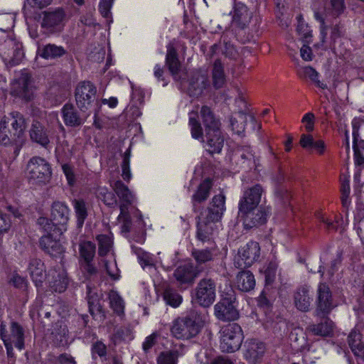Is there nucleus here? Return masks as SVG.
Segmentation results:
<instances>
[{"mask_svg": "<svg viewBox=\"0 0 364 364\" xmlns=\"http://www.w3.org/2000/svg\"><path fill=\"white\" fill-rule=\"evenodd\" d=\"M26 127V119L21 113L12 112L4 116L0 122V143L4 146L14 145V153L18 154Z\"/></svg>", "mask_w": 364, "mask_h": 364, "instance_id": "nucleus-1", "label": "nucleus"}, {"mask_svg": "<svg viewBox=\"0 0 364 364\" xmlns=\"http://www.w3.org/2000/svg\"><path fill=\"white\" fill-rule=\"evenodd\" d=\"M225 197L223 194L215 196L208 207L197 216V237L201 241L209 239L215 229V223L225 210Z\"/></svg>", "mask_w": 364, "mask_h": 364, "instance_id": "nucleus-2", "label": "nucleus"}, {"mask_svg": "<svg viewBox=\"0 0 364 364\" xmlns=\"http://www.w3.org/2000/svg\"><path fill=\"white\" fill-rule=\"evenodd\" d=\"M215 315L221 321H230L239 318L235 291L230 289L225 293L220 301L214 306Z\"/></svg>", "mask_w": 364, "mask_h": 364, "instance_id": "nucleus-3", "label": "nucleus"}, {"mask_svg": "<svg viewBox=\"0 0 364 364\" xmlns=\"http://www.w3.org/2000/svg\"><path fill=\"white\" fill-rule=\"evenodd\" d=\"M28 178L34 184H46L51 178V168L48 161L41 157L31 158L27 165Z\"/></svg>", "mask_w": 364, "mask_h": 364, "instance_id": "nucleus-4", "label": "nucleus"}, {"mask_svg": "<svg viewBox=\"0 0 364 364\" xmlns=\"http://www.w3.org/2000/svg\"><path fill=\"white\" fill-rule=\"evenodd\" d=\"M216 281L211 277L206 276L201 279L196 288V300L203 307H208L216 298Z\"/></svg>", "mask_w": 364, "mask_h": 364, "instance_id": "nucleus-5", "label": "nucleus"}, {"mask_svg": "<svg viewBox=\"0 0 364 364\" xmlns=\"http://www.w3.org/2000/svg\"><path fill=\"white\" fill-rule=\"evenodd\" d=\"M259 255V243L250 241L238 250L237 255L235 257V267L240 269L249 267L257 261Z\"/></svg>", "mask_w": 364, "mask_h": 364, "instance_id": "nucleus-6", "label": "nucleus"}, {"mask_svg": "<svg viewBox=\"0 0 364 364\" xmlns=\"http://www.w3.org/2000/svg\"><path fill=\"white\" fill-rule=\"evenodd\" d=\"M97 93L96 87L90 81L80 82L75 89V100L78 108L82 112L88 110L95 100Z\"/></svg>", "mask_w": 364, "mask_h": 364, "instance_id": "nucleus-7", "label": "nucleus"}, {"mask_svg": "<svg viewBox=\"0 0 364 364\" xmlns=\"http://www.w3.org/2000/svg\"><path fill=\"white\" fill-rule=\"evenodd\" d=\"M0 55L11 65L18 64L24 57L22 44L14 38H7L0 45Z\"/></svg>", "mask_w": 364, "mask_h": 364, "instance_id": "nucleus-8", "label": "nucleus"}, {"mask_svg": "<svg viewBox=\"0 0 364 364\" xmlns=\"http://www.w3.org/2000/svg\"><path fill=\"white\" fill-rule=\"evenodd\" d=\"M11 94L26 101L31 99L33 90L28 73L22 71L16 76L11 83Z\"/></svg>", "mask_w": 364, "mask_h": 364, "instance_id": "nucleus-9", "label": "nucleus"}, {"mask_svg": "<svg viewBox=\"0 0 364 364\" xmlns=\"http://www.w3.org/2000/svg\"><path fill=\"white\" fill-rule=\"evenodd\" d=\"M171 331L176 339L188 340L199 333V326L195 324L191 318H178L174 321Z\"/></svg>", "mask_w": 364, "mask_h": 364, "instance_id": "nucleus-10", "label": "nucleus"}, {"mask_svg": "<svg viewBox=\"0 0 364 364\" xmlns=\"http://www.w3.org/2000/svg\"><path fill=\"white\" fill-rule=\"evenodd\" d=\"M316 304L314 315L317 317L328 316L334 307L331 292L326 284L321 283L318 287Z\"/></svg>", "mask_w": 364, "mask_h": 364, "instance_id": "nucleus-11", "label": "nucleus"}, {"mask_svg": "<svg viewBox=\"0 0 364 364\" xmlns=\"http://www.w3.org/2000/svg\"><path fill=\"white\" fill-rule=\"evenodd\" d=\"M65 21V13L62 9L46 11L43 13L41 27L46 32L60 31Z\"/></svg>", "mask_w": 364, "mask_h": 364, "instance_id": "nucleus-12", "label": "nucleus"}, {"mask_svg": "<svg viewBox=\"0 0 364 364\" xmlns=\"http://www.w3.org/2000/svg\"><path fill=\"white\" fill-rule=\"evenodd\" d=\"M202 271L198 267H194L191 264H185L178 266L173 272V277L176 279L178 287L186 289L192 285L196 278Z\"/></svg>", "mask_w": 364, "mask_h": 364, "instance_id": "nucleus-13", "label": "nucleus"}, {"mask_svg": "<svg viewBox=\"0 0 364 364\" xmlns=\"http://www.w3.org/2000/svg\"><path fill=\"white\" fill-rule=\"evenodd\" d=\"M70 209L65 203L55 201L51 206V218L58 235H61L67 230V224L69 220Z\"/></svg>", "mask_w": 364, "mask_h": 364, "instance_id": "nucleus-14", "label": "nucleus"}, {"mask_svg": "<svg viewBox=\"0 0 364 364\" xmlns=\"http://www.w3.org/2000/svg\"><path fill=\"white\" fill-rule=\"evenodd\" d=\"M187 92L191 97H198L209 87L208 75L201 71H194L188 79Z\"/></svg>", "mask_w": 364, "mask_h": 364, "instance_id": "nucleus-15", "label": "nucleus"}, {"mask_svg": "<svg viewBox=\"0 0 364 364\" xmlns=\"http://www.w3.org/2000/svg\"><path fill=\"white\" fill-rule=\"evenodd\" d=\"M264 190L260 184L247 189L239 203V211H247L258 207Z\"/></svg>", "mask_w": 364, "mask_h": 364, "instance_id": "nucleus-16", "label": "nucleus"}, {"mask_svg": "<svg viewBox=\"0 0 364 364\" xmlns=\"http://www.w3.org/2000/svg\"><path fill=\"white\" fill-rule=\"evenodd\" d=\"M244 218V225L250 229L264 224L269 215V211L264 207L258 206L247 211H240Z\"/></svg>", "mask_w": 364, "mask_h": 364, "instance_id": "nucleus-17", "label": "nucleus"}, {"mask_svg": "<svg viewBox=\"0 0 364 364\" xmlns=\"http://www.w3.org/2000/svg\"><path fill=\"white\" fill-rule=\"evenodd\" d=\"M39 246L46 254L52 257L60 258L65 252L64 246L53 234L43 235L40 238Z\"/></svg>", "mask_w": 364, "mask_h": 364, "instance_id": "nucleus-18", "label": "nucleus"}, {"mask_svg": "<svg viewBox=\"0 0 364 364\" xmlns=\"http://www.w3.org/2000/svg\"><path fill=\"white\" fill-rule=\"evenodd\" d=\"M0 336L3 341H24L27 338L23 326L14 321L10 323L9 331H7L4 322L1 323Z\"/></svg>", "mask_w": 364, "mask_h": 364, "instance_id": "nucleus-19", "label": "nucleus"}, {"mask_svg": "<svg viewBox=\"0 0 364 364\" xmlns=\"http://www.w3.org/2000/svg\"><path fill=\"white\" fill-rule=\"evenodd\" d=\"M29 136L32 141L43 148H48L50 143L48 128L43 123L37 119H33L32 122Z\"/></svg>", "mask_w": 364, "mask_h": 364, "instance_id": "nucleus-20", "label": "nucleus"}, {"mask_svg": "<svg viewBox=\"0 0 364 364\" xmlns=\"http://www.w3.org/2000/svg\"><path fill=\"white\" fill-rule=\"evenodd\" d=\"M252 18V13L242 3H235L232 18V24L240 29L246 28Z\"/></svg>", "mask_w": 364, "mask_h": 364, "instance_id": "nucleus-21", "label": "nucleus"}, {"mask_svg": "<svg viewBox=\"0 0 364 364\" xmlns=\"http://www.w3.org/2000/svg\"><path fill=\"white\" fill-rule=\"evenodd\" d=\"M28 271L35 285L37 287L41 286L46 278L43 262L38 258H31L28 262Z\"/></svg>", "mask_w": 364, "mask_h": 364, "instance_id": "nucleus-22", "label": "nucleus"}, {"mask_svg": "<svg viewBox=\"0 0 364 364\" xmlns=\"http://www.w3.org/2000/svg\"><path fill=\"white\" fill-rule=\"evenodd\" d=\"M212 186L213 183L210 178L205 179L199 184L191 198L193 212L197 213L200 209L199 204L208 199Z\"/></svg>", "mask_w": 364, "mask_h": 364, "instance_id": "nucleus-23", "label": "nucleus"}, {"mask_svg": "<svg viewBox=\"0 0 364 364\" xmlns=\"http://www.w3.org/2000/svg\"><path fill=\"white\" fill-rule=\"evenodd\" d=\"M63 119L65 125L78 127L83 124L84 119L71 104H65L62 108Z\"/></svg>", "mask_w": 364, "mask_h": 364, "instance_id": "nucleus-24", "label": "nucleus"}, {"mask_svg": "<svg viewBox=\"0 0 364 364\" xmlns=\"http://www.w3.org/2000/svg\"><path fill=\"white\" fill-rule=\"evenodd\" d=\"M200 113L205 127V133L220 130V120L215 117L209 107L206 105L203 106Z\"/></svg>", "mask_w": 364, "mask_h": 364, "instance_id": "nucleus-25", "label": "nucleus"}, {"mask_svg": "<svg viewBox=\"0 0 364 364\" xmlns=\"http://www.w3.org/2000/svg\"><path fill=\"white\" fill-rule=\"evenodd\" d=\"M66 50L61 46L54 43H48L38 47V54L46 60H55L63 56Z\"/></svg>", "mask_w": 364, "mask_h": 364, "instance_id": "nucleus-26", "label": "nucleus"}, {"mask_svg": "<svg viewBox=\"0 0 364 364\" xmlns=\"http://www.w3.org/2000/svg\"><path fill=\"white\" fill-rule=\"evenodd\" d=\"M166 64L173 78L178 80L181 65L178 58L177 51L172 46H168L167 48Z\"/></svg>", "mask_w": 364, "mask_h": 364, "instance_id": "nucleus-27", "label": "nucleus"}, {"mask_svg": "<svg viewBox=\"0 0 364 364\" xmlns=\"http://www.w3.org/2000/svg\"><path fill=\"white\" fill-rule=\"evenodd\" d=\"M321 321L318 324H310L307 330L314 335L321 336H329L333 332V323L328 316L320 317Z\"/></svg>", "mask_w": 364, "mask_h": 364, "instance_id": "nucleus-28", "label": "nucleus"}, {"mask_svg": "<svg viewBox=\"0 0 364 364\" xmlns=\"http://www.w3.org/2000/svg\"><path fill=\"white\" fill-rule=\"evenodd\" d=\"M113 188L120 200L121 203L119 205H124L127 209H129V206L132 205L134 200V196L131 191L121 181H116Z\"/></svg>", "mask_w": 364, "mask_h": 364, "instance_id": "nucleus-29", "label": "nucleus"}, {"mask_svg": "<svg viewBox=\"0 0 364 364\" xmlns=\"http://www.w3.org/2000/svg\"><path fill=\"white\" fill-rule=\"evenodd\" d=\"M208 149L210 154L220 153L223 147L224 139L221 136L220 130L205 133Z\"/></svg>", "mask_w": 364, "mask_h": 364, "instance_id": "nucleus-30", "label": "nucleus"}, {"mask_svg": "<svg viewBox=\"0 0 364 364\" xmlns=\"http://www.w3.org/2000/svg\"><path fill=\"white\" fill-rule=\"evenodd\" d=\"M236 284L240 290L250 291L255 287V277L249 270L241 271L236 277Z\"/></svg>", "mask_w": 364, "mask_h": 364, "instance_id": "nucleus-31", "label": "nucleus"}, {"mask_svg": "<svg viewBox=\"0 0 364 364\" xmlns=\"http://www.w3.org/2000/svg\"><path fill=\"white\" fill-rule=\"evenodd\" d=\"M221 341L236 340L242 341L244 336L241 327L237 323L228 324L221 329Z\"/></svg>", "mask_w": 364, "mask_h": 364, "instance_id": "nucleus-32", "label": "nucleus"}, {"mask_svg": "<svg viewBox=\"0 0 364 364\" xmlns=\"http://www.w3.org/2000/svg\"><path fill=\"white\" fill-rule=\"evenodd\" d=\"M311 299L309 294V289L306 287L298 289L294 294V304L301 311H308L311 305Z\"/></svg>", "mask_w": 364, "mask_h": 364, "instance_id": "nucleus-33", "label": "nucleus"}, {"mask_svg": "<svg viewBox=\"0 0 364 364\" xmlns=\"http://www.w3.org/2000/svg\"><path fill=\"white\" fill-rule=\"evenodd\" d=\"M247 345L245 346V351L244 356L247 360L250 363H255L259 358L264 351V343H246Z\"/></svg>", "mask_w": 364, "mask_h": 364, "instance_id": "nucleus-34", "label": "nucleus"}, {"mask_svg": "<svg viewBox=\"0 0 364 364\" xmlns=\"http://www.w3.org/2000/svg\"><path fill=\"white\" fill-rule=\"evenodd\" d=\"M73 205L77 218V225L78 228H82L88 215V203L82 199H75Z\"/></svg>", "mask_w": 364, "mask_h": 364, "instance_id": "nucleus-35", "label": "nucleus"}, {"mask_svg": "<svg viewBox=\"0 0 364 364\" xmlns=\"http://www.w3.org/2000/svg\"><path fill=\"white\" fill-rule=\"evenodd\" d=\"M297 74L300 78H309L319 88H321L323 90L327 88V85L318 80V73L311 66H305L301 68L299 70H298Z\"/></svg>", "mask_w": 364, "mask_h": 364, "instance_id": "nucleus-36", "label": "nucleus"}, {"mask_svg": "<svg viewBox=\"0 0 364 364\" xmlns=\"http://www.w3.org/2000/svg\"><path fill=\"white\" fill-rule=\"evenodd\" d=\"M213 83L216 89L221 88L225 82V75L224 68L220 60L217 59L213 64Z\"/></svg>", "mask_w": 364, "mask_h": 364, "instance_id": "nucleus-37", "label": "nucleus"}, {"mask_svg": "<svg viewBox=\"0 0 364 364\" xmlns=\"http://www.w3.org/2000/svg\"><path fill=\"white\" fill-rule=\"evenodd\" d=\"M101 296V294L90 289L87 292L89 311L93 316L102 312Z\"/></svg>", "mask_w": 364, "mask_h": 364, "instance_id": "nucleus-38", "label": "nucleus"}, {"mask_svg": "<svg viewBox=\"0 0 364 364\" xmlns=\"http://www.w3.org/2000/svg\"><path fill=\"white\" fill-rule=\"evenodd\" d=\"M163 299L166 304L173 307H178L183 301L182 296L172 287H166L163 293Z\"/></svg>", "mask_w": 364, "mask_h": 364, "instance_id": "nucleus-39", "label": "nucleus"}, {"mask_svg": "<svg viewBox=\"0 0 364 364\" xmlns=\"http://www.w3.org/2000/svg\"><path fill=\"white\" fill-rule=\"evenodd\" d=\"M96 246L90 241L82 242L80 244V255L83 262H92L95 255Z\"/></svg>", "mask_w": 364, "mask_h": 364, "instance_id": "nucleus-40", "label": "nucleus"}, {"mask_svg": "<svg viewBox=\"0 0 364 364\" xmlns=\"http://www.w3.org/2000/svg\"><path fill=\"white\" fill-rule=\"evenodd\" d=\"M247 116L245 113L240 112L237 117L230 118V126L232 130L237 134H242L245 131Z\"/></svg>", "mask_w": 364, "mask_h": 364, "instance_id": "nucleus-41", "label": "nucleus"}, {"mask_svg": "<svg viewBox=\"0 0 364 364\" xmlns=\"http://www.w3.org/2000/svg\"><path fill=\"white\" fill-rule=\"evenodd\" d=\"M109 299L111 308L113 311L121 316L124 314V304L122 297L115 291H111L109 293Z\"/></svg>", "mask_w": 364, "mask_h": 364, "instance_id": "nucleus-42", "label": "nucleus"}, {"mask_svg": "<svg viewBox=\"0 0 364 364\" xmlns=\"http://www.w3.org/2000/svg\"><path fill=\"white\" fill-rule=\"evenodd\" d=\"M120 213L117 220L122 223L121 230L123 233H128L131 230L132 220L129 213V209L123 205H119Z\"/></svg>", "mask_w": 364, "mask_h": 364, "instance_id": "nucleus-43", "label": "nucleus"}, {"mask_svg": "<svg viewBox=\"0 0 364 364\" xmlns=\"http://www.w3.org/2000/svg\"><path fill=\"white\" fill-rule=\"evenodd\" d=\"M192 255L200 268V264L212 261L213 259V252L212 250H193Z\"/></svg>", "mask_w": 364, "mask_h": 364, "instance_id": "nucleus-44", "label": "nucleus"}, {"mask_svg": "<svg viewBox=\"0 0 364 364\" xmlns=\"http://www.w3.org/2000/svg\"><path fill=\"white\" fill-rule=\"evenodd\" d=\"M189 125L191 127V136L193 139L203 140V132L201 124L196 117V114H193L189 117Z\"/></svg>", "mask_w": 364, "mask_h": 364, "instance_id": "nucleus-45", "label": "nucleus"}, {"mask_svg": "<svg viewBox=\"0 0 364 364\" xmlns=\"http://www.w3.org/2000/svg\"><path fill=\"white\" fill-rule=\"evenodd\" d=\"M97 196L109 207H114L117 205V200L115 195L109 192L106 188H100L97 190Z\"/></svg>", "mask_w": 364, "mask_h": 364, "instance_id": "nucleus-46", "label": "nucleus"}, {"mask_svg": "<svg viewBox=\"0 0 364 364\" xmlns=\"http://www.w3.org/2000/svg\"><path fill=\"white\" fill-rule=\"evenodd\" d=\"M11 282L13 284V285L18 289L23 294L26 300L28 299V280L21 277L18 274H15L13 276V277L11 279Z\"/></svg>", "mask_w": 364, "mask_h": 364, "instance_id": "nucleus-47", "label": "nucleus"}, {"mask_svg": "<svg viewBox=\"0 0 364 364\" xmlns=\"http://www.w3.org/2000/svg\"><path fill=\"white\" fill-rule=\"evenodd\" d=\"M97 240L98 241V254L103 257L106 255L111 247L112 240L111 238L106 235H100L97 236Z\"/></svg>", "mask_w": 364, "mask_h": 364, "instance_id": "nucleus-48", "label": "nucleus"}, {"mask_svg": "<svg viewBox=\"0 0 364 364\" xmlns=\"http://www.w3.org/2000/svg\"><path fill=\"white\" fill-rule=\"evenodd\" d=\"M221 42L223 43V54L229 58H235L237 55V51L234 46L228 40L226 35L222 36Z\"/></svg>", "mask_w": 364, "mask_h": 364, "instance_id": "nucleus-49", "label": "nucleus"}, {"mask_svg": "<svg viewBox=\"0 0 364 364\" xmlns=\"http://www.w3.org/2000/svg\"><path fill=\"white\" fill-rule=\"evenodd\" d=\"M178 353L176 350L163 352L158 358V364H176Z\"/></svg>", "mask_w": 364, "mask_h": 364, "instance_id": "nucleus-50", "label": "nucleus"}, {"mask_svg": "<svg viewBox=\"0 0 364 364\" xmlns=\"http://www.w3.org/2000/svg\"><path fill=\"white\" fill-rule=\"evenodd\" d=\"M37 224L48 234H52L51 232L58 235L55 229L56 225L52 221V218L48 219L46 217H40L37 220Z\"/></svg>", "mask_w": 364, "mask_h": 364, "instance_id": "nucleus-51", "label": "nucleus"}, {"mask_svg": "<svg viewBox=\"0 0 364 364\" xmlns=\"http://www.w3.org/2000/svg\"><path fill=\"white\" fill-rule=\"evenodd\" d=\"M58 277H59L58 279H55L53 282H50V283L55 291L63 292L67 288L68 279L63 272L62 274L59 273Z\"/></svg>", "mask_w": 364, "mask_h": 364, "instance_id": "nucleus-52", "label": "nucleus"}, {"mask_svg": "<svg viewBox=\"0 0 364 364\" xmlns=\"http://www.w3.org/2000/svg\"><path fill=\"white\" fill-rule=\"evenodd\" d=\"M277 269V264L274 262H270L265 271H264V278L266 284H271L276 277V272Z\"/></svg>", "mask_w": 364, "mask_h": 364, "instance_id": "nucleus-53", "label": "nucleus"}, {"mask_svg": "<svg viewBox=\"0 0 364 364\" xmlns=\"http://www.w3.org/2000/svg\"><path fill=\"white\" fill-rule=\"evenodd\" d=\"M301 16L299 17V23L297 26L296 31L299 35L306 42H308V39L311 36V31L309 26L304 23L301 20Z\"/></svg>", "mask_w": 364, "mask_h": 364, "instance_id": "nucleus-54", "label": "nucleus"}, {"mask_svg": "<svg viewBox=\"0 0 364 364\" xmlns=\"http://www.w3.org/2000/svg\"><path fill=\"white\" fill-rule=\"evenodd\" d=\"M114 338L122 341H132L134 339L132 330L129 328H122L114 333Z\"/></svg>", "mask_w": 364, "mask_h": 364, "instance_id": "nucleus-55", "label": "nucleus"}, {"mask_svg": "<svg viewBox=\"0 0 364 364\" xmlns=\"http://www.w3.org/2000/svg\"><path fill=\"white\" fill-rule=\"evenodd\" d=\"M12 24L13 16L11 14H0V30L6 31Z\"/></svg>", "mask_w": 364, "mask_h": 364, "instance_id": "nucleus-56", "label": "nucleus"}, {"mask_svg": "<svg viewBox=\"0 0 364 364\" xmlns=\"http://www.w3.org/2000/svg\"><path fill=\"white\" fill-rule=\"evenodd\" d=\"M315 140L313 136L310 134H302L300 139V145L304 148L309 151H312Z\"/></svg>", "mask_w": 364, "mask_h": 364, "instance_id": "nucleus-57", "label": "nucleus"}, {"mask_svg": "<svg viewBox=\"0 0 364 364\" xmlns=\"http://www.w3.org/2000/svg\"><path fill=\"white\" fill-rule=\"evenodd\" d=\"M315 140L313 136L310 134H302L300 139V145L304 148L309 151H312Z\"/></svg>", "mask_w": 364, "mask_h": 364, "instance_id": "nucleus-58", "label": "nucleus"}, {"mask_svg": "<svg viewBox=\"0 0 364 364\" xmlns=\"http://www.w3.org/2000/svg\"><path fill=\"white\" fill-rule=\"evenodd\" d=\"M112 3L113 0H101L99 5V11L103 17L107 18L109 17Z\"/></svg>", "mask_w": 364, "mask_h": 364, "instance_id": "nucleus-59", "label": "nucleus"}, {"mask_svg": "<svg viewBox=\"0 0 364 364\" xmlns=\"http://www.w3.org/2000/svg\"><path fill=\"white\" fill-rule=\"evenodd\" d=\"M353 354L360 358L364 361V344L363 343H349Z\"/></svg>", "mask_w": 364, "mask_h": 364, "instance_id": "nucleus-60", "label": "nucleus"}, {"mask_svg": "<svg viewBox=\"0 0 364 364\" xmlns=\"http://www.w3.org/2000/svg\"><path fill=\"white\" fill-rule=\"evenodd\" d=\"M353 151H360L361 149H364V140L359 139L358 131L355 127H353Z\"/></svg>", "mask_w": 364, "mask_h": 364, "instance_id": "nucleus-61", "label": "nucleus"}, {"mask_svg": "<svg viewBox=\"0 0 364 364\" xmlns=\"http://www.w3.org/2000/svg\"><path fill=\"white\" fill-rule=\"evenodd\" d=\"M315 116L311 112L306 113L302 118L301 122L305 124V129L308 132L314 130Z\"/></svg>", "mask_w": 364, "mask_h": 364, "instance_id": "nucleus-62", "label": "nucleus"}, {"mask_svg": "<svg viewBox=\"0 0 364 364\" xmlns=\"http://www.w3.org/2000/svg\"><path fill=\"white\" fill-rule=\"evenodd\" d=\"M185 318H191L195 321V324L199 326V328L205 319L204 315L196 309L191 310Z\"/></svg>", "mask_w": 364, "mask_h": 364, "instance_id": "nucleus-63", "label": "nucleus"}, {"mask_svg": "<svg viewBox=\"0 0 364 364\" xmlns=\"http://www.w3.org/2000/svg\"><path fill=\"white\" fill-rule=\"evenodd\" d=\"M329 1L334 15L338 16L345 9L343 0H329Z\"/></svg>", "mask_w": 364, "mask_h": 364, "instance_id": "nucleus-64", "label": "nucleus"}]
</instances>
